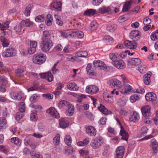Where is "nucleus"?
<instances>
[{
  "label": "nucleus",
  "instance_id": "nucleus-1",
  "mask_svg": "<svg viewBox=\"0 0 158 158\" xmlns=\"http://www.w3.org/2000/svg\"><path fill=\"white\" fill-rule=\"evenodd\" d=\"M46 58V56L44 54H36L33 57V61L35 64H41L45 61Z\"/></svg>",
  "mask_w": 158,
  "mask_h": 158
},
{
  "label": "nucleus",
  "instance_id": "nucleus-2",
  "mask_svg": "<svg viewBox=\"0 0 158 158\" xmlns=\"http://www.w3.org/2000/svg\"><path fill=\"white\" fill-rule=\"evenodd\" d=\"M53 45L51 40H42L41 46L42 50L44 52H48Z\"/></svg>",
  "mask_w": 158,
  "mask_h": 158
},
{
  "label": "nucleus",
  "instance_id": "nucleus-3",
  "mask_svg": "<svg viewBox=\"0 0 158 158\" xmlns=\"http://www.w3.org/2000/svg\"><path fill=\"white\" fill-rule=\"evenodd\" d=\"M16 54V51L15 49L9 47L3 52L2 56L5 58L8 57L15 56Z\"/></svg>",
  "mask_w": 158,
  "mask_h": 158
},
{
  "label": "nucleus",
  "instance_id": "nucleus-4",
  "mask_svg": "<svg viewBox=\"0 0 158 158\" xmlns=\"http://www.w3.org/2000/svg\"><path fill=\"white\" fill-rule=\"evenodd\" d=\"M10 94L11 98L15 100H20L23 98L24 97V94L21 92H11Z\"/></svg>",
  "mask_w": 158,
  "mask_h": 158
},
{
  "label": "nucleus",
  "instance_id": "nucleus-5",
  "mask_svg": "<svg viewBox=\"0 0 158 158\" xmlns=\"http://www.w3.org/2000/svg\"><path fill=\"white\" fill-rule=\"evenodd\" d=\"M98 90V87L95 85H89L87 86L85 89L87 93L91 94H96Z\"/></svg>",
  "mask_w": 158,
  "mask_h": 158
},
{
  "label": "nucleus",
  "instance_id": "nucleus-6",
  "mask_svg": "<svg viewBox=\"0 0 158 158\" xmlns=\"http://www.w3.org/2000/svg\"><path fill=\"white\" fill-rule=\"evenodd\" d=\"M125 149L124 147L123 146H119L117 147L116 150V158H123Z\"/></svg>",
  "mask_w": 158,
  "mask_h": 158
},
{
  "label": "nucleus",
  "instance_id": "nucleus-7",
  "mask_svg": "<svg viewBox=\"0 0 158 158\" xmlns=\"http://www.w3.org/2000/svg\"><path fill=\"white\" fill-rule=\"evenodd\" d=\"M46 112L53 118H58L60 117L59 113L54 107L49 108L46 110Z\"/></svg>",
  "mask_w": 158,
  "mask_h": 158
},
{
  "label": "nucleus",
  "instance_id": "nucleus-8",
  "mask_svg": "<svg viewBox=\"0 0 158 158\" xmlns=\"http://www.w3.org/2000/svg\"><path fill=\"white\" fill-rule=\"evenodd\" d=\"M37 43L36 41H31L30 43V47L28 49V52L29 54L34 53L36 51Z\"/></svg>",
  "mask_w": 158,
  "mask_h": 158
},
{
  "label": "nucleus",
  "instance_id": "nucleus-9",
  "mask_svg": "<svg viewBox=\"0 0 158 158\" xmlns=\"http://www.w3.org/2000/svg\"><path fill=\"white\" fill-rule=\"evenodd\" d=\"M139 31L138 30H135L132 31L129 35V37L134 41L138 40L140 38V36Z\"/></svg>",
  "mask_w": 158,
  "mask_h": 158
},
{
  "label": "nucleus",
  "instance_id": "nucleus-10",
  "mask_svg": "<svg viewBox=\"0 0 158 158\" xmlns=\"http://www.w3.org/2000/svg\"><path fill=\"white\" fill-rule=\"evenodd\" d=\"M136 41L134 40L133 41L127 40L124 42V45L128 48L134 49L136 48L137 46V43Z\"/></svg>",
  "mask_w": 158,
  "mask_h": 158
},
{
  "label": "nucleus",
  "instance_id": "nucleus-11",
  "mask_svg": "<svg viewBox=\"0 0 158 158\" xmlns=\"http://www.w3.org/2000/svg\"><path fill=\"white\" fill-rule=\"evenodd\" d=\"M42 78L45 79L49 82H51L53 80V77L50 72L40 74Z\"/></svg>",
  "mask_w": 158,
  "mask_h": 158
},
{
  "label": "nucleus",
  "instance_id": "nucleus-12",
  "mask_svg": "<svg viewBox=\"0 0 158 158\" xmlns=\"http://www.w3.org/2000/svg\"><path fill=\"white\" fill-rule=\"evenodd\" d=\"M93 64L95 67H98L101 69L104 70L106 69V64L104 62L101 61L99 60H94L93 62Z\"/></svg>",
  "mask_w": 158,
  "mask_h": 158
},
{
  "label": "nucleus",
  "instance_id": "nucleus-13",
  "mask_svg": "<svg viewBox=\"0 0 158 158\" xmlns=\"http://www.w3.org/2000/svg\"><path fill=\"white\" fill-rule=\"evenodd\" d=\"M102 139H93L91 143V147L94 149L98 148L102 143Z\"/></svg>",
  "mask_w": 158,
  "mask_h": 158
},
{
  "label": "nucleus",
  "instance_id": "nucleus-14",
  "mask_svg": "<svg viewBox=\"0 0 158 158\" xmlns=\"http://www.w3.org/2000/svg\"><path fill=\"white\" fill-rule=\"evenodd\" d=\"M151 146H152L153 153L156 155L158 150V144L155 139H152L151 140Z\"/></svg>",
  "mask_w": 158,
  "mask_h": 158
},
{
  "label": "nucleus",
  "instance_id": "nucleus-15",
  "mask_svg": "<svg viewBox=\"0 0 158 158\" xmlns=\"http://www.w3.org/2000/svg\"><path fill=\"white\" fill-rule=\"evenodd\" d=\"M146 100L148 102L154 101L156 99V95L153 92L147 93L145 96Z\"/></svg>",
  "mask_w": 158,
  "mask_h": 158
},
{
  "label": "nucleus",
  "instance_id": "nucleus-16",
  "mask_svg": "<svg viewBox=\"0 0 158 158\" xmlns=\"http://www.w3.org/2000/svg\"><path fill=\"white\" fill-rule=\"evenodd\" d=\"M140 118L139 114L136 111L132 113L129 117V120L131 122H136L138 121Z\"/></svg>",
  "mask_w": 158,
  "mask_h": 158
},
{
  "label": "nucleus",
  "instance_id": "nucleus-17",
  "mask_svg": "<svg viewBox=\"0 0 158 158\" xmlns=\"http://www.w3.org/2000/svg\"><path fill=\"white\" fill-rule=\"evenodd\" d=\"M86 132L88 135L90 136H93L96 135L97 131L94 127L89 126L86 128Z\"/></svg>",
  "mask_w": 158,
  "mask_h": 158
},
{
  "label": "nucleus",
  "instance_id": "nucleus-18",
  "mask_svg": "<svg viewBox=\"0 0 158 158\" xmlns=\"http://www.w3.org/2000/svg\"><path fill=\"white\" fill-rule=\"evenodd\" d=\"M98 109L101 112L106 115L112 114L111 111L108 110L102 104H100V106L98 107Z\"/></svg>",
  "mask_w": 158,
  "mask_h": 158
},
{
  "label": "nucleus",
  "instance_id": "nucleus-19",
  "mask_svg": "<svg viewBox=\"0 0 158 158\" xmlns=\"http://www.w3.org/2000/svg\"><path fill=\"white\" fill-rule=\"evenodd\" d=\"M111 10V7L110 6L106 7L105 6H104L99 8L98 12L100 14H104L110 12Z\"/></svg>",
  "mask_w": 158,
  "mask_h": 158
},
{
  "label": "nucleus",
  "instance_id": "nucleus-20",
  "mask_svg": "<svg viewBox=\"0 0 158 158\" xmlns=\"http://www.w3.org/2000/svg\"><path fill=\"white\" fill-rule=\"evenodd\" d=\"M150 107L148 105L142 107L141 110L143 115L145 116H148L150 112Z\"/></svg>",
  "mask_w": 158,
  "mask_h": 158
},
{
  "label": "nucleus",
  "instance_id": "nucleus-21",
  "mask_svg": "<svg viewBox=\"0 0 158 158\" xmlns=\"http://www.w3.org/2000/svg\"><path fill=\"white\" fill-rule=\"evenodd\" d=\"M50 8L52 10H57L58 11H60L61 9V3L60 1L53 2L51 5Z\"/></svg>",
  "mask_w": 158,
  "mask_h": 158
},
{
  "label": "nucleus",
  "instance_id": "nucleus-22",
  "mask_svg": "<svg viewBox=\"0 0 158 158\" xmlns=\"http://www.w3.org/2000/svg\"><path fill=\"white\" fill-rule=\"evenodd\" d=\"M113 64L117 68L119 69H123L125 67V63L122 60H118L113 63Z\"/></svg>",
  "mask_w": 158,
  "mask_h": 158
},
{
  "label": "nucleus",
  "instance_id": "nucleus-23",
  "mask_svg": "<svg viewBox=\"0 0 158 158\" xmlns=\"http://www.w3.org/2000/svg\"><path fill=\"white\" fill-rule=\"evenodd\" d=\"M59 125L62 128H66L69 126V122L63 118H61L59 120Z\"/></svg>",
  "mask_w": 158,
  "mask_h": 158
},
{
  "label": "nucleus",
  "instance_id": "nucleus-24",
  "mask_svg": "<svg viewBox=\"0 0 158 158\" xmlns=\"http://www.w3.org/2000/svg\"><path fill=\"white\" fill-rule=\"evenodd\" d=\"M147 129L146 127H143L141 130V134L138 135L137 137L138 138L143 137L142 138H151L153 137L152 135H149L148 136H144V135L146 133Z\"/></svg>",
  "mask_w": 158,
  "mask_h": 158
},
{
  "label": "nucleus",
  "instance_id": "nucleus-25",
  "mask_svg": "<svg viewBox=\"0 0 158 158\" xmlns=\"http://www.w3.org/2000/svg\"><path fill=\"white\" fill-rule=\"evenodd\" d=\"M129 63L131 65H137L139 64L141 61L138 58H131L128 60Z\"/></svg>",
  "mask_w": 158,
  "mask_h": 158
},
{
  "label": "nucleus",
  "instance_id": "nucleus-26",
  "mask_svg": "<svg viewBox=\"0 0 158 158\" xmlns=\"http://www.w3.org/2000/svg\"><path fill=\"white\" fill-rule=\"evenodd\" d=\"M109 57L114 63L119 60L120 55L117 53H112L110 54Z\"/></svg>",
  "mask_w": 158,
  "mask_h": 158
},
{
  "label": "nucleus",
  "instance_id": "nucleus-27",
  "mask_svg": "<svg viewBox=\"0 0 158 158\" xmlns=\"http://www.w3.org/2000/svg\"><path fill=\"white\" fill-rule=\"evenodd\" d=\"M97 12L96 10L91 9L86 10L84 13V15L88 16H91L96 14Z\"/></svg>",
  "mask_w": 158,
  "mask_h": 158
},
{
  "label": "nucleus",
  "instance_id": "nucleus-28",
  "mask_svg": "<svg viewBox=\"0 0 158 158\" xmlns=\"http://www.w3.org/2000/svg\"><path fill=\"white\" fill-rule=\"evenodd\" d=\"M110 84L114 87L119 88L121 86V82L117 79H113L111 80Z\"/></svg>",
  "mask_w": 158,
  "mask_h": 158
},
{
  "label": "nucleus",
  "instance_id": "nucleus-29",
  "mask_svg": "<svg viewBox=\"0 0 158 158\" xmlns=\"http://www.w3.org/2000/svg\"><path fill=\"white\" fill-rule=\"evenodd\" d=\"M132 3L131 1H127L124 4L122 11L123 12H126L131 7V4Z\"/></svg>",
  "mask_w": 158,
  "mask_h": 158
},
{
  "label": "nucleus",
  "instance_id": "nucleus-30",
  "mask_svg": "<svg viewBox=\"0 0 158 158\" xmlns=\"http://www.w3.org/2000/svg\"><path fill=\"white\" fill-rule=\"evenodd\" d=\"M121 4L117 2L113 3L111 6V8H112L114 9V11L115 13H117L119 12L120 11V7Z\"/></svg>",
  "mask_w": 158,
  "mask_h": 158
},
{
  "label": "nucleus",
  "instance_id": "nucleus-31",
  "mask_svg": "<svg viewBox=\"0 0 158 158\" xmlns=\"http://www.w3.org/2000/svg\"><path fill=\"white\" fill-rule=\"evenodd\" d=\"M117 26L114 23H110L107 26L106 29L109 31L113 32L116 29Z\"/></svg>",
  "mask_w": 158,
  "mask_h": 158
},
{
  "label": "nucleus",
  "instance_id": "nucleus-32",
  "mask_svg": "<svg viewBox=\"0 0 158 158\" xmlns=\"http://www.w3.org/2000/svg\"><path fill=\"white\" fill-rule=\"evenodd\" d=\"M33 24V22L30 21L29 19L23 20L21 21V25L22 26L29 27Z\"/></svg>",
  "mask_w": 158,
  "mask_h": 158
},
{
  "label": "nucleus",
  "instance_id": "nucleus-33",
  "mask_svg": "<svg viewBox=\"0 0 158 158\" xmlns=\"http://www.w3.org/2000/svg\"><path fill=\"white\" fill-rule=\"evenodd\" d=\"M124 85L125 89H122L120 92L122 94H125L130 91L132 89V87L128 84Z\"/></svg>",
  "mask_w": 158,
  "mask_h": 158
},
{
  "label": "nucleus",
  "instance_id": "nucleus-34",
  "mask_svg": "<svg viewBox=\"0 0 158 158\" xmlns=\"http://www.w3.org/2000/svg\"><path fill=\"white\" fill-rule=\"evenodd\" d=\"M120 134L122 136L121 138H128L129 135L128 133L126 131L123 127H121V130Z\"/></svg>",
  "mask_w": 158,
  "mask_h": 158
},
{
  "label": "nucleus",
  "instance_id": "nucleus-35",
  "mask_svg": "<svg viewBox=\"0 0 158 158\" xmlns=\"http://www.w3.org/2000/svg\"><path fill=\"white\" fill-rule=\"evenodd\" d=\"M67 87L70 90L77 91V85L74 83H71L67 85Z\"/></svg>",
  "mask_w": 158,
  "mask_h": 158
},
{
  "label": "nucleus",
  "instance_id": "nucleus-36",
  "mask_svg": "<svg viewBox=\"0 0 158 158\" xmlns=\"http://www.w3.org/2000/svg\"><path fill=\"white\" fill-rule=\"evenodd\" d=\"M7 83L8 81L5 76H0V86H6L7 85Z\"/></svg>",
  "mask_w": 158,
  "mask_h": 158
},
{
  "label": "nucleus",
  "instance_id": "nucleus-37",
  "mask_svg": "<svg viewBox=\"0 0 158 158\" xmlns=\"http://www.w3.org/2000/svg\"><path fill=\"white\" fill-rule=\"evenodd\" d=\"M7 121L4 117L0 118V129H3L6 127Z\"/></svg>",
  "mask_w": 158,
  "mask_h": 158
},
{
  "label": "nucleus",
  "instance_id": "nucleus-38",
  "mask_svg": "<svg viewBox=\"0 0 158 158\" xmlns=\"http://www.w3.org/2000/svg\"><path fill=\"white\" fill-rule=\"evenodd\" d=\"M55 18L56 19V24L59 26H62L63 24V22L62 20L61 17L58 15H55Z\"/></svg>",
  "mask_w": 158,
  "mask_h": 158
},
{
  "label": "nucleus",
  "instance_id": "nucleus-39",
  "mask_svg": "<svg viewBox=\"0 0 158 158\" xmlns=\"http://www.w3.org/2000/svg\"><path fill=\"white\" fill-rule=\"evenodd\" d=\"M69 102L65 100H62L60 101L58 103V107L60 108L64 107L65 106H69Z\"/></svg>",
  "mask_w": 158,
  "mask_h": 158
},
{
  "label": "nucleus",
  "instance_id": "nucleus-40",
  "mask_svg": "<svg viewBox=\"0 0 158 158\" xmlns=\"http://www.w3.org/2000/svg\"><path fill=\"white\" fill-rule=\"evenodd\" d=\"M51 40L49 32L48 31H45L43 32L42 40Z\"/></svg>",
  "mask_w": 158,
  "mask_h": 158
},
{
  "label": "nucleus",
  "instance_id": "nucleus-41",
  "mask_svg": "<svg viewBox=\"0 0 158 158\" xmlns=\"http://www.w3.org/2000/svg\"><path fill=\"white\" fill-rule=\"evenodd\" d=\"M69 106V107L66 111V114L68 116H71L73 115L74 112V106L73 105L70 104Z\"/></svg>",
  "mask_w": 158,
  "mask_h": 158
},
{
  "label": "nucleus",
  "instance_id": "nucleus-42",
  "mask_svg": "<svg viewBox=\"0 0 158 158\" xmlns=\"http://www.w3.org/2000/svg\"><path fill=\"white\" fill-rule=\"evenodd\" d=\"M89 142V139H84L83 141L78 142L77 144L79 146H84L87 145Z\"/></svg>",
  "mask_w": 158,
  "mask_h": 158
},
{
  "label": "nucleus",
  "instance_id": "nucleus-43",
  "mask_svg": "<svg viewBox=\"0 0 158 158\" xmlns=\"http://www.w3.org/2000/svg\"><path fill=\"white\" fill-rule=\"evenodd\" d=\"M88 55L87 52L84 51L79 52H77L75 56L77 57H85L87 56Z\"/></svg>",
  "mask_w": 158,
  "mask_h": 158
},
{
  "label": "nucleus",
  "instance_id": "nucleus-44",
  "mask_svg": "<svg viewBox=\"0 0 158 158\" xmlns=\"http://www.w3.org/2000/svg\"><path fill=\"white\" fill-rule=\"evenodd\" d=\"M151 75L149 74H147L144 76V82L146 85H149L151 82L150 77Z\"/></svg>",
  "mask_w": 158,
  "mask_h": 158
},
{
  "label": "nucleus",
  "instance_id": "nucleus-45",
  "mask_svg": "<svg viewBox=\"0 0 158 158\" xmlns=\"http://www.w3.org/2000/svg\"><path fill=\"white\" fill-rule=\"evenodd\" d=\"M137 69L141 73H143L147 71L146 66L144 64H141L137 68Z\"/></svg>",
  "mask_w": 158,
  "mask_h": 158
},
{
  "label": "nucleus",
  "instance_id": "nucleus-46",
  "mask_svg": "<svg viewBox=\"0 0 158 158\" xmlns=\"http://www.w3.org/2000/svg\"><path fill=\"white\" fill-rule=\"evenodd\" d=\"M103 40L106 43L109 44H112L114 41L113 38L109 35L105 36Z\"/></svg>",
  "mask_w": 158,
  "mask_h": 158
},
{
  "label": "nucleus",
  "instance_id": "nucleus-47",
  "mask_svg": "<svg viewBox=\"0 0 158 158\" xmlns=\"http://www.w3.org/2000/svg\"><path fill=\"white\" fill-rule=\"evenodd\" d=\"M36 115L37 114L36 111L34 110L32 111L30 117L31 120L33 121H36L38 118Z\"/></svg>",
  "mask_w": 158,
  "mask_h": 158
},
{
  "label": "nucleus",
  "instance_id": "nucleus-48",
  "mask_svg": "<svg viewBox=\"0 0 158 158\" xmlns=\"http://www.w3.org/2000/svg\"><path fill=\"white\" fill-rule=\"evenodd\" d=\"M45 19V15H38L36 16L35 19V21L38 23L43 22Z\"/></svg>",
  "mask_w": 158,
  "mask_h": 158
},
{
  "label": "nucleus",
  "instance_id": "nucleus-49",
  "mask_svg": "<svg viewBox=\"0 0 158 158\" xmlns=\"http://www.w3.org/2000/svg\"><path fill=\"white\" fill-rule=\"evenodd\" d=\"M10 23L8 21H6L3 23L2 24L0 23V29L1 30L4 31L6 30L8 28V25Z\"/></svg>",
  "mask_w": 158,
  "mask_h": 158
},
{
  "label": "nucleus",
  "instance_id": "nucleus-50",
  "mask_svg": "<svg viewBox=\"0 0 158 158\" xmlns=\"http://www.w3.org/2000/svg\"><path fill=\"white\" fill-rule=\"evenodd\" d=\"M73 152V148L71 146H69L65 149L64 153L65 155H68L72 154Z\"/></svg>",
  "mask_w": 158,
  "mask_h": 158
},
{
  "label": "nucleus",
  "instance_id": "nucleus-51",
  "mask_svg": "<svg viewBox=\"0 0 158 158\" xmlns=\"http://www.w3.org/2000/svg\"><path fill=\"white\" fill-rule=\"evenodd\" d=\"M124 85L128 84L129 83V81L127 77L125 75H122L120 76Z\"/></svg>",
  "mask_w": 158,
  "mask_h": 158
},
{
  "label": "nucleus",
  "instance_id": "nucleus-52",
  "mask_svg": "<svg viewBox=\"0 0 158 158\" xmlns=\"http://www.w3.org/2000/svg\"><path fill=\"white\" fill-rule=\"evenodd\" d=\"M31 155L33 158H43L42 155L38 152L36 153L34 151L31 152Z\"/></svg>",
  "mask_w": 158,
  "mask_h": 158
},
{
  "label": "nucleus",
  "instance_id": "nucleus-53",
  "mask_svg": "<svg viewBox=\"0 0 158 158\" xmlns=\"http://www.w3.org/2000/svg\"><path fill=\"white\" fill-rule=\"evenodd\" d=\"M150 37L152 40H155L158 39V29L151 34Z\"/></svg>",
  "mask_w": 158,
  "mask_h": 158
},
{
  "label": "nucleus",
  "instance_id": "nucleus-54",
  "mask_svg": "<svg viewBox=\"0 0 158 158\" xmlns=\"http://www.w3.org/2000/svg\"><path fill=\"white\" fill-rule=\"evenodd\" d=\"M86 70L88 73L90 74H92L93 73V71L94 70V68L92 67V65L91 64H89L86 67Z\"/></svg>",
  "mask_w": 158,
  "mask_h": 158
},
{
  "label": "nucleus",
  "instance_id": "nucleus-55",
  "mask_svg": "<svg viewBox=\"0 0 158 158\" xmlns=\"http://www.w3.org/2000/svg\"><path fill=\"white\" fill-rule=\"evenodd\" d=\"M18 107H19V110L20 112L23 113L25 111V106L24 102H21L18 105Z\"/></svg>",
  "mask_w": 158,
  "mask_h": 158
},
{
  "label": "nucleus",
  "instance_id": "nucleus-56",
  "mask_svg": "<svg viewBox=\"0 0 158 158\" xmlns=\"http://www.w3.org/2000/svg\"><path fill=\"white\" fill-rule=\"evenodd\" d=\"M139 96L137 94L133 95L131 96L130 98V100L132 103H134L137 100H139Z\"/></svg>",
  "mask_w": 158,
  "mask_h": 158
},
{
  "label": "nucleus",
  "instance_id": "nucleus-57",
  "mask_svg": "<svg viewBox=\"0 0 158 158\" xmlns=\"http://www.w3.org/2000/svg\"><path fill=\"white\" fill-rule=\"evenodd\" d=\"M73 33H75L77 37L79 39H81L84 36V34L83 31H77L73 32Z\"/></svg>",
  "mask_w": 158,
  "mask_h": 158
},
{
  "label": "nucleus",
  "instance_id": "nucleus-58",
  "mask_svg": "<svg viewBox=\"0 0 158 158\" xmlns=\"http://www.w3.org/2000/svg\"><path fill=\"white\" fill-rule=\"evenodd\" d=\"M11 142L19 146L21 143V140L20 139H10Z\"/></svg>",
  "mask_w": 158,
  "mask_h": 158
},
{
  "label": "nucleus",
  "instance_id": "nucleus-59",
  "mask_svg": "<svg viewBox=\"0 0 158 158\" xmlns=\"http://www.w3.org/2000/svg\"><path fill=\"white\" fill-rule=\"evenodd\" d=\"M40 97L39 95L34 94L32 95L30 98V101L32 102H35Z\"/></svg>",
  "mask_w": 158,
  "mask_h": 158
},
{
  "label": "nucleus",
  "instance_id": "nucleus-60",
  "mask_svg": "<svg viewBox=\"0 0 158 158\" xmlns=\"http://www.w3.org/2000/svg\"><path fill=\"white\" fill-rule=\"evenodd\" d=\"M24 116L23 112H20L17 113L15 115V119L18 121L20 120Z\"/></svg>",
  "mask_w": 158,
  "mask_h": 158
},
{
  "label": "nucleus",
  "instance_id": "nucleus-61",
  "mask_svg": "<svg viewBox=\"0 0 158 158\" xmlns=\"http://www.w3.org/2000/svg\"><path fill=\"white\" fill-rule=\"evenodd\" d=\"M31 10V8L30 6H27L26 7L24 12V15L26 16L30 15Z\"/></svg>",
  "mask_w": 158,
  "mask_h": 158
},
{
  "label": "nucleus",
  "instance_id": "nucleus-62",
  "mask_svg": "<svg viewBox=\"0 0 158 158\" xmlns=\"http://www.w3.org/2000/svg\"><path fill=\"white\" fill-rule=\"evenodd\" d=\"M63 49V47L60 44H57L53 49V51H60Z\"/></svg>",
  "mask_w": 158,
  "mask_h": 158
},
{
  "label": "nucleus",
  "instance_id": "nucleus-63",
  "mask_svg": "<svg viewBox=\"0 0 158 158\" xmlns=\"http://www.w3.org/2000/svg\"><path fill=\"white\" fill-rule=\"evenodd\" d=\"M79 153L81 156H84L87 155L89 153L86 150L81 149L79 151Z\"/></svg>",
  "mask_w": 158,
  "mask_h": 158
},
{
  "label": "nucleus",
  "instance_id": "nucleus-64",
  "mask_svg": "<svg viewBox=\"0 0 158 158\" xmlns=\"http://www.w3.org/2000/svg\"><path fill=\"white\" fill-rule=\"evenodd\" d=\"M58 63V62L56 63L54 65L52 69V72L54 74H56L58 71V70L56 69V66Z\"/></svg>",
  "mask_w": 158,
  "mask_h": 158
}]
</instances>
